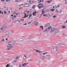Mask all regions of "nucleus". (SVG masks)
Returning <instances> with one entry per match:
<instances>
[{"mask_svg":"<svg viewBox=\"0 0 67 67\" xmlns=\"http://www.w3.org/2000/svg\"><path fill=\"white\" fill-rule=\"evenodd\" d=\"M16 42V41H11L9 42L8 43V45L7 46L8 48H7V50H10L11 48H12V45H14Z\"/></svg>","mask_w":67,"mask_h":67,"instance_id":"nucleus-1","label":"nucleus"},{"mask_svg":"<svg viewBox=\"0 0 67 67\" xmlns=\"http://www.w3.org/2000/svg\"><path fill=\"white\" fill-rule=\"evenodd\" d=\"M55 30H57V29L54 28V27L51 28V29H49L48 31V32H50V33H51L52 32H53Z\"/></svg>","mask_w":67,"mask_h":67,"instance_id":"nucleus-2","label":"nucleus"},{"mask_svg":"<svg viewBox=\"0 0 67 67\" xmlns=\"http://www.w3.org/2000/svg\"><path fill=\"white\" fill-rule=\"evenodd\" d=\"M58 46H57L54 49V53H56L57 52V50L58 49Z\"/></svg>","mask_w":67,"mask_h":67,"instance_id":"nucleus-3","label":"nucleus"},{"mask_svg":"<svg viewBox=\"0 0 67 67\" xmlns=\"http://www.w3.org/2000/svg\"><path fill=\"white\" fill-rule=\"evenodd\" d=\"M7 27V26L6 25H4L2 26V28L1 29V30H4V29H5Z\"/></svg>","mask_w":67,"mask_h":67,"instance_id":"nucleus-4","label":"nucleus"},{"mask_svg":"<svg viewBox=\"0 0 67 67\" xmlns=\"http://www.w3.org/2000/svg\"><path fill=\"white\" fill-rule=\"evenodd\" d=\"M34 23H35V25H36L37 26H38V23L37 21H35Z\"/></svg>","mask_w":67,"mask_h":67,"instance_id":"nucleus-5","label":"nucleus"},{"mask_svg":"<svg viewBox=\"0 0 67 67\" xmlns=\"http://www.w3.org/2000/svg\"><path fill=\"white\" fill-rule=\"evenodd\" d=\"M44 58H45V56H42L41 57H40V59H42V60H44Z\"/></svg>","mask_w":67,"mask_h":67,"instance_id":"nucleus-6","label":"nucleus"},{"mask_svg":"<svg viewBox=\"0 0 67 67\" xmlns=\"http://www.w3.org/2000/svg\"><path fill=\"white\" fill-rule=\"evenodd\" d=\"M37 12L36 11H35L34 12L32 13V15L34 16H36V14Z\"/></svg>","mask_w":67,"mask_h":67,"instance_id":"nucleus-7","label":"nucleus"},{"mask_svg":"<svg viewBox=\"0 0 67 67\" xmlns=\"http://www.w3.org/2000/svg\"><path fill=\"white\" fill-rule=\"evenodd\" d=\"M28 64H29V63H25L23 64L22 65V66L23 67H25V65H28Z\"/></svg>","mask_w":67,"mask_h":67,"instance_id":"nucleus-8","label":"nucleus"},{"mask_svg":"<svg viewBox=\"0 0 67 67\" xmlns=\"http://www.w3.org/2000/svg\"><path fill=\"white\" fill-rule=\"evenodd\" d=\"M50 25V24L49 23L46 24L44 26V27H47V26H49V25Z\"/></svg>","mask_w":67,"mask_h":67,"instance_id":"nucleus-9","label":"nucleus"},{"mask_svg":"<svg viewBox=\"0 0 67 67\" xmlns=\"http://www.w3.org/2000/svg\"><path fill=\"white\" fill-rule=\"evenodd\" d=\"M29 4L28 3L27 4H25L24 5V6L25 7H28L29 6Z\"/></svg>","mask_w":67,"mask_h":67,"instance_id":"nucleus-10","label":"nucleus"},{"mask_svg":"<svg viewBox=\"0 0 67 67\" xmlns=\"http://www.w3.org/2000/svg\"><path fill=\"white\" fill-rule=\"evenodd\" d=\"M44 9H42V14H44V13H45V11L44 10Z\"/></svg>","mask_w":67,"mask_h":67,"instance_id":"nucleus-11","label":"nucleus"},{"mask_svg":"<svg viewBox=\"0 0 67 67\" xmlns=\"http://www.w3.org/2000/svg\"><path fill=\"white\" fill-rule=\"evenodd\" d=\"M24 13H25V15H26V14H27L28 13L27 11H25L24 12Z\"/></svg>","mask_w":67,"mask_h":67,"instance_id":"nucleus-12","label":"nucleus"},{"mask_svg":"<svg viewBox=\"0 0 67 67\" xmlns=\"http://www.w3.org/2000/svg\"><path fill=\"white\" fill-rule=\"evenodd\" d=\"M10 65L11 64H7V65L6 66V67H10Z\"/></svg>","mask_w":67,"mask_h":67,"instance_id":"nucleus-13","label":"nucleus"},{"mask_svg":"<svg viewBox=\"0 0 67 67\" xmlns=\"http://www.w3.org/2000/svg\"><path fill=\"white\" fill-rule=\"evenodd\" d=\"M55 32L57 33H57H58L59 32V30H58L57 31H56Z\"/></svg>","mask_w":67,"mask_h":67,"instance_id":"nucleus-14","label":"nucleus"},{"mask_svg":"<svg viewBox=\"0 0 67 67\" xmlns=\"http://www.w3.org/2000/svg\"><path fill=\"white\" fill-rule=\"evenodd\" d=\"M9 34V32H6L5 33V34L6 35H8V34Z\"/></svg>","mask_w":67,"mask_h":67,"instance_id":"nucleus-15","label":"nucleus"},{"mask_svg":"<svg viewBox=\"0 0 67 67\" xmlns=\"http://www.w3.org/2000/svg\"><path fill=\"white\" fill-rule=\"evenodd\" d=\"M40 27H41V28H42V30H43V26H40Z\"/></svg>","mask_w":67,"mask_h":67,"instance_id":"nucleus-16","label":"nucleus"},{"mask_svg":"<svg viewBox=\"0 0 67 67\" xmlns=\"http://www.w3.org/2000/svg\"><path fill=\"white\" fill-rule=\"evenodd\" d=\"M52 0H50V1H48L47 2H48V3H50L51 2H52Z\"/></svg>","mask_w":67,"mask_h":67,"instance_id":"nucleus-17","label":"nucleus"},{"mask_svg":"<svg viewBox=\"0 0 67 67\" xmlns=\"http://www.w3.org/2000/svg\"><path fill=\"white\" fill-rule=\"evenodd\" d=\"M31 16H32V14H30L29 15V17L28 18H27V19H30V17H31Z\"/></svg>","mask_w":67,"mask_h":67,"instance_id":"nucleus-18","label":"nucleus"},{"mask_svg":"<svg viewBox=\"0 0 67 67\" xmlns=\"http://www.w3.org/2000/svg\"><path fill=\"white\" fill-rule=\"evenodd\" d=\"M62 27L63 29H64V28H66V26H65V25H63V26H62Z\"/></svg>","mask_w":67,"mask_h":67,"instance_id":"nucleus-19","label":"nucleus"},{"mask_svg":"<svg viewBox=\"0 0 67 67\" xmlns=\"http://www.w3.org/2000/svg\"><path fill=\"white\" fill-rule=\"evenodd\" d=\"M19 56H18L15 58L16 59H19Z\"/></svg>","mask_w":67,"mask_h":67,"instance_id":"nucleus-20","label":"nucleus"},{"mask_svg":"<svg viewBox=\"0 0 67 67\" xmlns=\"http://www.w3.org/2000/svg\"><path fill=\"white\" fill-rule=\"evenodd\" d=\"M51 26H50V27H48V28L47 29V30H49V29H51Z\"/></svg>","mask_w":67,"mask_h":67,"instance_id":"nucleus-21","label":"nucleus"},{"mask_svg":"<svg viewBox=\"0 0 67 67\" xmlns=\"http://www.w3.org/2000/svg\"><path fill=\"white\" fill-rule=\"evenodd\" d=\"M37 52H38V53H40L41 52V51H40V50H37Z\"/></svg>","mask_w":67,"mask_h":67,"instance_id":"nucleus-22","label":"nucleus"},{"mask_svg":"<svg viewBox=\"0 0 67 67\" xmlns=\"http://www.w3.org/2000/svg\"><path fill=\"white\" fill-rule=\"evenodd\" d=\"M59 5H58L56 7V8H59Z\"/></svg>","mask_w":67,"mask_h":67,"instance_id":"nucleus-23","label":"nucleus"},{"mask_svg":"<svg viewBox=\"0 0 67 67\" xmlns=\"http://www.w3.org/2000/svg\"><path fill=\"white\" fill-rule=\"evenodd\" d=\"M4 39H3V40H2L1 42H4Z\"/></svg>","mask_w":67,"mask_h":67,"instance_id":"nucleus-24","label":"nucleus"},{"mask_svg":"<svg viewBox=\"0 0 67 67\" xmlns=\"http://www.w3.org/2000/svg\"><path fill=\"white\" fill-rule=\"evenodd\" d=\"M55 12H59V11H58V10H57V9H56Z\"/></svg>","mask_w":67,"mask_h":67,"instance_id":"nucleus-25","label":"nucleus"},{"mask_svg":"<svg viewBox=\"0 0 67 67\" xmlns=\"http://www.w3.org/2000/svg\"><path fill=\"white\" fill-rule=\"evenodd\" d=\"M57 17V16H55V15H54L53 16V18H55Z\"/></svg>","mask_w":67,"mask_h":67,"instance_id":"nucleus-26","label":"nucleus"},{"mask_svg":"<svg viewBox=\"0 0 67 67\" xmlns=\"http://www.w3.org/2000/svg\"><path fill=\"white\" fill-rule=\"evenodd\" d=\"M43 15L44 16H47V15L46 14H44Z\"/></svg>","mask_w":67,"mask_h":67,"instance_id":"nucleus-27","label":"nucleus"},{"mask_svg":"<svg viewBox=\"0 0 67 67\" xmlns=\"http://www.w3.org/2000/svg\"><path fill=\"white\" fill-rule=\"evenodd\" d=\"M51 11H53L54 10V9H51Z\"/></svg>","mask_w":67,"mask_h":67,"instance_id":"nucleus-28","label":"nucleus"},{"mask_svg":"<svg viewBox=\"0 0 67 67\" xmlns=\"http://www.w3.org/2000/svg\"><path fill=\"white\" fill-rule=\"evenodd\" d=\"M47 30H48L47 29H46L44 30V31H43V32H46V31H47Z\"/></svg>","mask_w":67,"mask_h":67,"instance_id":"nucleus-29","label":"nucleus"},{"mask_svg":"<svg viewBox=\"0 0 67 67\" xmlns=\"http://www.w3.org/2000/svg\"><path fill=\"white\" fill-rule=\"evenodd\" d=\"M18 66H19L18 67H21L22 66V65H19Z\"/></svg>","mask_w":67,"mask_h":67,"instance_id":"nucleus-30","label":"nucleus"},{"mask_svg":"<svg viewBox=\"0 0 67 67\" xmlns=\"http://www.w3.org/2000/svg\"><path fill=\"white\" fill-rule=\"evenodd\" d=\"M20 20H21V21H24V19H20Z\"/></svg>","mask_w":67,"mask_h":67,"instance_id":"nucleus-31","label":"nucleus"},{"mask_svg":"<svg viewBox=\"0 0 67 67\" xmlns=\"http://www.w3.org/2000/svg\"><path fill=\"white\" fill-rule=\"evenodd\" d=\"M4 13L5 14H7V12H6L5 11L4 12Z\"/></svg>","mask_w":67,"mask_h":67,"instance_id":"nucleus-32","label":"nucleus"},{"mask_svg":"<svg viewBox=\"0 0 67 67\" xmlns=\"http://www.w3.org/2000/svg\"><path fill=\"white\" fill-rule=\"evenodd\" d=\"M57 34L56 32H55L53 34V35H55V34Z\"/></svg>","mask_w":67,"mask_h":67,"instance_id":"nucleus-33","label":"nucleus"},{"mask_svg":"<svg viewBox=\"0 0 67 67\" xmlns=\"http://www.w3.org/2000/svg\"><path fill=\"white\" fill-rule=\"evenodd\" d=\"M19 40H20V41H23V40H22V39H19Z\"/></svg>","mask_w":67,"mask_h":67,"instance_id":"nucleus-34","label":"nucleus"},{"mask_svg":"<svg viewBox=\"0 0 67 67\" xmlns=\"http://www.w3.org/2000/svg\"><path fill=\"white\" fill-rule=\"evenodd\" d=\"M25 16L26 18V16L27 17H28L29 16V15H27V16H26V15H25Z\"/></svg>","mask_w":67,"mask_h":67,"instance_id":"nucleus-35","label":"nucleus"},{"mask_svg":"<svg viewBox=\"0 0 67 67\" xmlns=\"http://www.w3.org/2000/svg\"><path fill=\"white\" fill-rule=\"evenodd\" d=\"M62 45H66V43L62 44Z\"/></svg>","mask_w":67,"mask_h":67,"instance_id":"nucleus-36","label":"nucleus"},{"mask_svg":"<svg viewBox=\"0 0 67 67\" xmlns=\"http://www.w3.org/2000/svg\"><path fill=\"white\" fill-rule=\"evenodd\" d=\"M59 55H57V56H56V57H59Z\"/></svg>","mask_w":67,"mask_h":67,"instance_id":"nucleus-37","label":"nucleus"},{"mask_svg":"<svg viewBox=\"0 0 67 67\" xmlns=\"http://www.w3.org/2000/svg\"><path fill=\"white\" fill-rule=\"evenodd\" d=\"M24 56L25 57V58H27V57H26V56L25 55H24Z\"/></svg>","mask_w":67,"mask_h":67,"instance_id":"nucleus-38","label":"nucleus"},{"mask_svg":"<svg viewBox=\"0 0 67 67\" xmlns=\"http://www.w3.org/2000/svg\"><path fill=\"white\" fill-rule=\"evenodd\" d=\"M29 57V59H30V60H31V57Z\"/></svg>","mask_w":67,"mask_h":67,"instance_id":"nucleus-39","label":"nucleus"},{"mask_svg":"<svg viewBox=\"0 0 67 67\" xmlns=\"http://www.w3.org/2000/svg\"><path fill=\"white\" fill-rule=\"evenodd\" d=\"M40 2H42L43 1V0H40Z\"/></svg>","mask_w":67,"mask_h":67,"instance_id":"nucleus-40","label":"nucleus"},{"mask_svg":"<svg viewBox=\"0 0 67 67\" xmlns=\"http://www.w3.org/2000/svg\"><path fill=\"white\" fill-rule=\"evenodd\" d=\"M47 52H46L45 53H44L43 54V55H45L46 54H47Z\"/></svg>","mask_w":67,"mask_h":67,"instance_id":"nucleus-41","label":"nucleus"},{"mask_svg":"<svg viewBox=\"0 0 67 67\" xmlns=\"http://www.w3.org/2000/svg\"><path fill=\"white\" fill-rule=\"evenodd\" d=\"M39 7L40 9H41V8H42V6H39Z\"/></svg>","mask_w":67,"mask_h":67,"instance_id":"nucleus-42","label":"nucleus"},{"mask_svg":"<svg viewBox=\"0 0 67 67\" xmlns=\"http://www.w3.org/2000/svg\"><path fill=\"white\" fill-rule=\"evenodd\" d=\"M9 37H7V38H6V41H7L8 40V38Z\"/></svg>","mask_w":67,"mask_h":67,"instance_id":"nucleus-43","label":"nucleus"},{"mask_svg":"<svg viewBox=\"0 0 67 67\" xmlns=\"http://www.w3.org/2000/svg\"><path fill=\"white\" fill-rule=\"evenodd\" d=\"M46 56H50V55H46Z\"/></svg>","mask_w":67,"mask_h":67,"instance_id":"nucleus-44","label":"nucleus"},{"mask_svg":"<svg viewBox=\"0 0 67 67\" xmlns=\"http://www.w3.org/2000/svg\"><path fill=\"white\" fill-rule=\"evenodd\" d=\"M11 32L12 33H13V32H14V30H12L11 31Z\"/></svg>","mask_w":67,"mask_h":67,"instance_id":"nucleus-45","label":"nucleus"},{"mask_svg":"<svg viewBox=\"0 0 67 67\" xmlns=\"http://www.w3.org/2000/svg\"><path fill=\"white\" fill-rule=\"evenodd\" d=\"M34 50L35 51V52H37V50H36V49H34Z\"/></svg>","mask_w":67,"mask_h":67,"instance_id":"nucleus-46","label":"nucleus"},{"mask_svg":"<svg viewBox=\"0 0 67 67\" xmlns=\"http://www.w3.org/2000/svg\"><path fill=\"white\" fill-rule=\"evenodd\" d=\"M9 0H6L5 1V2H8V1H9Z\"/></svg>","mask_w":67,"mask_h":67,"instance_id":"nucleus-47","label":"nucleus"},{"mask_svg":"<svg viewBox=\"0 0 67 67\" xmlns=\"http://www.w3.org/2000/svg\"><path fill=\"white\" fill-rule=\"evenodd\" d=\"M27 23H26L25 24H24L23 25H27Z\"/></svg>","mask_w":67,"mask_h":67,"instance_id":"nucleus-48","label":"nucleus"},{"mask_svg":"<svg viewBox=\"0 0 67 67\" xmlns=\"http://www.w3.org/2000/svg\"><path fill=\"white\" fill-rule=\"evenodd\" d=\"M14 13V14H15L16 13L15 12H14V13Z\"/></svg>","mask_w":67,"mask_h":67,"instance_id":"nucleus-49","label":"nucleus"},{"mask_svg":"<svg viewBox=\"0 0 67 67\" xmlns=\"http://www.w3.org/2000/svg\"><path fill=\"white\" fill-rule=\"evenodd\" d=\"M41 4H40L38 5V7H39V6H41Z\"/></svg>","mask_w":67,"mask_h":67,"instance_id":"nucleus-50","label":"nucleus"},{"mask_svg":"<svg viewBox=\"0 0 67 67\" xmlns=\"http://www.w3.org/2000/svg\"><path fill=\"white\" fill-rule=\"evenodd\" d=\"M13 16H14V18H16V15H14Z\"/></svg>","mask_w":67,"mask_h":67,"instance_id":"nucleus-51","label":"nucleus"},{"mask_svg":"<svg viewBox=\"0 0 67 67\" xmlns=\"http://www.w3.org/2000/svg\"><path fill=\"white\" fill-rule=\"evenodd\" d=\"M66 23H67V20L66 21V22H65V23H64V24H65Z\"/></svg>","mask_w":67,"mask_h":67,"instance_id":"nucleus-52","label":"nucleus"},{"mask_svg":"<svg viewBox=\"0 0 67 67\" xmlns=\"http://www.w3.org/2000/svg\"><path fill=\"white\" fill-rule=\"evenodd\" d=\"M1 1L3 2H4V0H1Z\"/></svg>","mask_w":67,"mask_h":67,"instance_id":"nucleus-53","label":"nucleus"},{"mask_svg":"<svg viewBox=\"0 0 67 67\" xmlns=\"http://www.w3.org/2000/svg\"><path fill=\"white\" fill-rule=\"evenodd\" d=\"M34 7H34V6H33V7H32V8H33V9H34Z\"/></svg>","mask_w":67,"mask_h":67,"instance_id":"nucleus-54","label":"nucleus"},{"mask_svg":"<svg viewBox=\"0 0 67 67\" xmlns=\"http://www.w3.org/2000/svg\"><path fill=\"white\" fill-rule=\"evenodd\" d=\"M21 19L19 21V22H21Z\"/></svg>","mask_w":67,"mask_h":67,"instance_id":"nucleus-55","label":"nucleus"},{"mask_svg":"<svg viewBox=\"0 0 67 67\" xmlns=\"http://www.w3.org/2000/svg\"><path fill=\"white\" fill-rule=\"evenodd\" d=\"M12 20H13V19H14V18L13 17H12Z\"/></svg>","mask_w":67,"mask_h":67,"instance_id":"nucleus-56","label":"nucleus"},{"mask_svg":"<svg viewBox=\"0 0 67 67\" xmlns=\"http://www.w3.org/2000/svg\"><path fill=\"white\" fill-rule=\"evenodd\" d=\"M61 12H62V10H60L59 12L60 13Z\"/></svg>","mask_w":67,"mask_h":67,"instance_id":"nucleus-57","label":"nucleus"},{"mask_svg":"<svg viewBox=\"0 0 67 67\" xmlns=\"http://www.w3.org/2000/svg\"><path fill=\"white\" fill-rule=\"evenodd\" d=\"M18 64H17L16 65V66H17V67H18Z\"/></svg>","mask_w":67,"mask_h":67,"instance_id":"nucleus-58","label":"nucleus"},{"mask_svg":"<svg viewBox=\"0 0 67 67\" xmlns=\"http://www.w3.org/2000/svg\"><path fill=\"white\" fill-rule=\"evenodd\" d=\"M65 4H67V2H65Z\"/></svg>","mask_w":67,"mask_h":67,"instance_id":"nucleus-59","label":"nucleus"},{"mask_svg":"<svg viewBox=\"0 0 67 67\" xmlns=\"http://www.w3.org/2000/svg\"><path fill=\"white\" fill-rule=\"evenodd\" d=\"M17 15H19V13H17Z\"/></svg>","mask_w":67,"mask_h":67,"instance_id":"nucleus-60","label":"nucleus"},{"mask_svg":"<svg viewBox=\"0 0 67 67\" xmlns=\"http://www.w3.org/2000/svg\"><path fill=\"white\" fill-rule=\"evenodd\" d=\"M16 61H17V60H14V62H16Z\"/></svg>","mask_w":67,"mask_h":67,"instance_id":"nucleus-61","label":"nucleus"},{"mask_svg":"<svg viewBox=\"0 0 67 67\" xmlns=\"http://www.w3.org/2000/svg\"><path fill=\"white\" fill-rule=\"evenodd\" d=\"M41 7H42V8H43L44 6H43V5H42V6H41Z\"/></svg>","mask_w":67,"mask_h":67,"instance_id":"nucleus-62","label":"nucleus"},{"mask_svg":"<svg viewBox=\"0 0 67 67\" xmlns=\"http://www.w3.org/2000/svg\"><path fill=\"white\" fill-rule=\"evenodd\" d=\"M3 3H5V4H7V3L5 2H3Z\"/></svg>","mask_w":67,"mask_h":67,"instance_id":"nucleus-63","label":"nucleus"},{"mask_svg":"<svg viewBox=\"0 0 67 67\" xmlns=\"http://www.w3.org/2000/svg\"><path fill=\"white\" fill-rule=\"evenodd\" d=\"M29 23L30 24H31V22H29Z\"/></svg>","mask_w":67,"mask_h":67,"instance_id":"nucleus-64","label":"nucleus"}]
</instances>
